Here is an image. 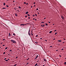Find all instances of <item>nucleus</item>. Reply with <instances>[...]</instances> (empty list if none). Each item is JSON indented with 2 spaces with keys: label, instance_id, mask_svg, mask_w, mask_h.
Wrapping results in <instances>:
<instances>
[{
  "label": "nucleus",
  "instance_id": "obj_1",
  "mask_svg": "<svg viewBox=\"0 0 66 66\" xmlns=\"http://www.w3.org/2000/svg\"><path fill=\"white\" fill-rule=\"evenodd\" d=\"M11 41L12 42V43L13 44H16V41L13 40H11Z\"/></svg>",
  "mask_w": 66,
  "mask_h": 66
},
{
  "label": "nucleus",
  "instance_id": "obj_2",
  "mask_svg": "<svg viewBox=\"0 0 66 66\" xmlns=\"http://www.w3.org/2000/svg\"><path fill=\"white\" fill-rule=\"evenodd\" d=\"M24 25H26V24H21L20 25V26H24Z\"/></svg>",
  "mask_w": 66,
  "mask_h": 66
},
{
  "label": "nucleus",
  "instance_id": "obj_3",
  "mask_svg": "<svg viewBox=\"0 0 66 66\" xmlns=\"http://www.w3.org/2000/svg\"><path fill=\"white\" fill-rule=\"evenodd\" d=\"M41 26L42 27H45V25L44 24L43 25H41Z\"/></svg>",
  "mask_w": 66,
  "mask_h": 66
},
{
  "label": "nucleus",
  "instance_id": "obj_4",
  "mask_svg": "<svg viewBox=\"0 0 66 66\" xmlns=\"http://www.w3.org/2000/svg\"><path fill=\"white\" fill-rule=\"evenodd\" d=\"M38 55H37L36 56V57L35 58V60H36V59H37V57H38Z\"/></svg>",
  "mask_w": 66,
  "mask_h": 66
},
{
  "label": "nucleus",
  "instance_id": "obj_5",
  "mask_svg": "<svg viewBox=\"0 0 66 66\" xmlns=\"http://www.w3.org/2000/svg\"><path fill=\"white\" fill-rule=\"evenodd\" d=\"M28 32H29V36H30V29H29V31Z\"/></svg>",
  "mask_w": 66,
  "mask_h": 66
},
{
  "label": "nucleus",
  "instance_id": "obj_6",
  "mask_svg": "<svg viewBox=\"0 0 66 66\" xmlns=\"http://www.w3.org/2000/svg\"><path fill=\"white\" fill-rule=\"evenodd\" d=\"M28 13H29V12H28V11H27L26 12V14H28Z\"/></svg>",
  "mask_w": 66,
  "mask_h": 66
},
{
  "label": "nucleus",
  "instance_id": "obj_7",
  "mask_svg": "<svg viewBox=\"0 0 66 66\" xmlns=\"http://www.w3.org/2000/svg\"><path fill=\"white\" fill-rule=\"evenodd\" d=\"M10 36H11V34H10V33H9V37H10Z\"/></svg>",
  "mask_w": 66,
  "mask_h": 66
},
{
  "label": "nucleus",
  "instance_id": "obj_8",
  "mask_svg": "<svg viewBox=\"0 0 66 66\" xmlns=\"http://www.w3.org/2000/svg\"><path fill=\"white\" fill-rule=\"evenodd\" d=\"M38 64H37V63L34 66H37V65Z\"/></svg>",
  "mask_w": 66,
  "mask_h": 66
},
{
  "label": "nucleus",
  "instance_id": "obj_9",
  "mask_svg": "<svg viewBox=\"0 0 66 66\" xmlns=\"http://www.w3.org/2000/svg\"><path fill=\"white\" fill-rule=\"evenodd\" d=\"M58 42H62V41L61 40H58Z\"/></svg>",
  "mask_w": 66,
  "mask_h": 66
},
{
  "label": "nucleus",
  "instance_id": "obj_10",
  "mask_svg": "<svg viewBox=\"0 0 66 66\" xmlns=\"http://www.w3.org/2000/svg\"><path fill=\"white\" fill-rule=\"evenodd\" d=\"M15 16H18V15L16 14H15Z\"/></svg>",
  "mask_w": 66,
  "mask_h": 66
},
{
  "label": "nucleus",
  "instance_id": "obj_11",
  "mask_svg": "<svg viewBox=\"0 0 66 66\" xmlns=\"http://www.w3.org/2000/svg\"><path fill=\"white\" fill-rule=\"evenodd\" d=\"M51 32H52V31H51L49 32V33H51Z\"/></svg>",
  "mask_w": 66,
  "mask_h": 66
},
{
  "label": "nucleus",
  "instance_id": "obj_12",
  "mask_svg": "<svg viewBox=\"0 0 66 66\" xmlns=\"http://www.w3.org/2000/svg\"><path fill=\"white\" fill-rule=\"evenodd\" d=\"M44 61H46V60L45 59H44Z\"/></svg>",
  "mask_w": 66,
  "mask_h": 66
},
{
  "label": "nucleus",
  "instance_id": "obj_13",
  "mask_svg": "<svg viewBox=\"0 0 66 66\" xmlns=\"http://www.w3.org/2000/svg\"><path fill=\"white\" fill-rule=\"evenodd\" d=\"M64 64L65 65H66V62H65L64 63Z\"/></svg>",
  "mask_w": 66,
  "mask_h": 66
},
{
  "label": "nucleus",
  "instance_id": "obj_14",
  "mask_svg": "<svg viewBox=\"0 0 66 66\" xmlns=\"http://www.w3.org/2000/svg\"><path fill=\"white\" fill-rule=\"evenodd\" d=\"M6 8H3L2 9H6Z\"/></svg>",
  "mask_w": 66,
  "mask_h": 66
},
{
  "label": "nucleus",
  "instance_id": "obj_15",
  "mask_svg": "<svg viewBox=\"0 0 66 66\" xmlns=\"http://www.w3.org/2000/svg\"><path fill=\"white\" fill-rule=\"evenodd\" d=\"M56 34H57V32H56L55 33V35H56Z\"/></svg>",
  "mask_w": 66,
  "mask_h": 66
},
{
  "label": "nucleus",
  "instance_id": "obj_16",
  "mask_svg": "<svg viewBox=\"0 0 66 66\" xmlns=\"http://www.w3.org/2000/svg\"><path fill=\"white\" fill-rule=\"evenodd\" d=\"M62 19H63V16H62Z\"/></svg>",
  "mask_w": 66,
  "mask_h": 66
},
{
  "label": "nucleus",
  "instance_id": "obj_17",
  "mask_svg": "<svg viewBox=\"0 0 66 66\" xmlns=\"http://www.w3.org/2000/svg\"><path fill=\"white\" fill-rule=\"evenodd\" d=\"M5 5V3H4V5Z\"/></svg>",
  "mask_w": 66,
  "mask_h": 66
},
{
  "label": "nucleus",
  "instance_id": "obj_18",
  "mask_svg": "<svg viewBox=\"0 0 66 66\" xmlns=\"http://www.w3.org/2000/svg\"><path fill=\"white\" fill-rule=\"evenodd\" d=\"M5 61H6V62H7V61H8V60H6Z\"/></svg>",
  "mask_w": 66,
  "mask_h": 66
},
{
  "label": "nucleus",
  "instance_id": "obj_19",
  "mask_svg": "<svg viewBox=\"0 0 66 66\" xmlns=\"http://www.w3.org/2000/svg\"><path fill=\"white\" fill-rule=\"evenodd\" d=\"M6 6H7V7H9V6H8L7 5H6Z\"/></svg>",
  "mask_w": 66,
  "mask_h": 66
},
{
  "label": "nucleus",
  "instance_id": "obj_20",
  "mask_svg": "<svg viewBox=\"0 0 66 66\" xmlns=\"http://www.w3.org/2000/svg\"><path fill=\"white\" fill-rule=\"evenodd\" d=\"M18 7L20 9H21V7H20V6H19Z\"/></svg>",
  "mask_w": 66,
  "mask_h": 66
},
{
  "label": "nucleus",
  "instance_id": "obj_21",
  "mask_svg": "<svg viewBox=\"0 0 66 66\" xmlns=\"http://www.w3.org/2000/svg\"><path fill=\"white\" fill-rule=\"evenodd\" d=\"M44 22H42V23H44Z\"/></svg>",
  "mask_w": 66,
  "mask_h": 66
},
{
  "label": "nucleus",
  "instance_id": "obj_22",
  "mask_svg": "<svg viewBox=\"0 0 66 66\" xmlns=\"http://www.w3.org/2000/svg\"><path fill=\"white\" fill-rule=\"evenodd\" d=\"M45 25H46V26H47L48 25V24H47V23H45Z\"/></svg>",
  "mask_w": 66,
  "mask_h": 66
},
{
  "label": "nucleus",
  "instance_id": "obj_23",
  "mask_svg": "<svg viewBox=\"0 0 66 66\" xmlns=\"http://www.w3.org/2000/svg\"><path fill=\"white\" fill-rule=\"evenodd\" d=\"M7 49V47H6L5 48V49Z\"/></svg>",
  "mask_w": 66,
  "mask_h": 66
},
{
  "label": "nucleus",
  "instance_id": "obj_24",
  "mask_svg": "<svg viewBox=\"0 0 66 66\" xmlns=\"http://www.w3.org/2000/svg\"><path fill=\"white\" fill-rule=\"evenodd\" d=\"M35 43L36 44H38V42H35Z\"/></svg>",
  "mask_w": 66,
  "mask_h": 66
},
{
  "label": "nucleus",
  "instance_id": "obj_25",
  "mask_svg": "<svg viewBox=\"0 0 66 66\" xmlns=\"http://www.w3.org/2000/svg\"><path fill=\"white\" fill-rule=\"evenodd\" d=\"M5 52H4L3 53V54H5Z\"/></svg>",
  "mask_w": 66,
  "mask_h": 66
},
{
  "label": "nucleus",
  "instance_id": "obj_26",
  "mask_svg": "<svg viewBox=\"0 0 66 66\" xmlns=\"http://www.w3.org/2000/svg\"><path fill=\"white\" fill-rule=\"evenodd\" d=\"M50 48H51V47H52V46H50Z\"/></svg>",
  "mask_w": 66,
  "mask_h": 66
},
{
  "label": "nucleus",
  "instance_id": "obj_27",
  "mask_svg": "<svg viewBox=\"0 0 66 66\" xmlns=\"http://www.w3.org/2000/svg\"><path fill=\"white\" fill-rule=\"evenodd\" d=\"M35 15L36 16H37V15L36 14H35Z\"/></svg>",
  "mask_w": 66,
  "mask_h": 66
},
{
  "label": "nucleus",
  "instance_id": "obj_28",
  "mask_svg": "<svg viewBox=\"0 0 66 66\" xmlns=\"http://www.w3.org/2000/svg\"><path fill=\"white\" fill-rule=\"evenodd\" d=\"M24 4H26V2H24Z\"/></svg>",
  "mask_w": 66,
  "mask_h": 66
},
{
  "label": "nucleus",
  "instance_id": "obj_29",
  "mask_svg": "<svg viewBox=\"0 0 66 66\" xmlns=\"http://www.w3.org/2000/svg\"><path fill=\"white\" fill-rule=\"evenodd\" d=\"M28 16H30V15H29V14H28L27 15Z\"/></svg>",
  "mask_w": 66,
  "mask_h": 66
},
{
  "label": "nucleus",
  "instance_id": "obj_30",
  "mask_svg": "<svg viewBox=\"0 0 66 66\" xmlns=\"http://www.w3.org/2000/svg\"><path fill=\"white\" fill-rule=\"evenodd\" d=\"M16 65H17V64H16L14 65V66H16Z\"/></svg>",
  "mask_w": 66,
  "mask_h": 66
},
{
  "label": "nucleus",
  "instance_id": "obj_31",
  "mask_svg": "<svg viewBox=\"0 0 66 66\" xmlns=\"http://www.w3.org/2000/svg\"><path fill=\"white\" fill-rule=\"evenodd\" d=\"M36 10H38V9H36Z\"/></svg>",
  "mask_w": 66,
  "mask_h": 66
},
{
  "label": "nucleus",
  "instance_id": "obj_32",
  "mask_svg": "<svg viewBox=\"0 0 66 66\" xmlns=\"http://www.w3.org/2000/svg\"><path fill=\"white\" fill-rule=\"evenodd\" d=\"M31 34L32 35H33V34L32 33H31Z\"/></svg>",
  "mask_w": 66,
  "mask_h": 66
},
{
  "label": "nucleus",
  "instance_id": "obj_33",
  "mask_svg": "<svg viewBox=\"0 0 66 66\" xmlns=\"http://www.w3.org/2000/svg\"><path fill=\"white\" fill-rule=\"evenodd\" d=\"M13 35H15V34L14 33L13 34Z\"/></svg>",
  "mask_w": 66,
  "mask_h": 66
},
{
  "label": "nucleus",
  "instance_id": "obj_34",
  "mask_svg": "<svg viewBox=\"0 0 66 66\" xmlns=\"http://www.w3.org/2000/svg\"><path fill=\"white\" fill-rule=\"evenodd\" d=\"M61 50H64V49L63 48H62Z\"/></svg>",
  "mask_w": 66,
  "mask_h": 66
},
{
  "label": "nucleus",
  "instance_id": "obj_35",
  "mask_svg": "<svg viewBox=\"0 0 66 66\" xmlns=\"http://www.w3.org/2000/svg\"><path fill=\"white\" fill-rule=\"evenodd\" d=\"M25 17H27V15H26Z\"/></svg>",
  "mask_w": 66,
  "mask_h": 66
},
{
  "label": "nucleus",
  "instance_id": "obj_36",
  "mask_svg": "<svg viewBox=\"0 0 66 66\" xmlns=\"http://www.w3.org/2000/svg\"><path fill=\"white\" fill-rule=\"evenodd\" d=\"M28 3H26V5H28Z\"/></svg>",
  "mask_w": 66,
  "mask_h": 66
},
{
  "label": "nucleus",
  "instance_id": "obj_37",
  "mask_svg": "<svg viewBox=\"0 0 66 66\" xmlns=\"http://www.w3.org/2000/svg\"><path fill=\"white\" fill-rule=\"evenodd\" d=\"M37 36H38V35H36V37H37Z\"/></svg>",
  "mask_w": 66,
  "mask_h": 66
},
{
  "label": "nucleus",
  "instance_id": "obj_38",
  "mask_svg": "<svg viewBox=\"0 0 66 66\" xmlns=\"http://www.w3.org/2000/svg\"><path fill=\"white\" fill-rule=\"evenodd\" d=\"M10 52H11L12 51V50H11L10 51Z\"/></svg>",
  "mask_w": 66,
  "mask_h": 66
},
{
  "label": "nucleus",
  "instance_id": "obj_39",
  "mask_svg": "<svg viewBox=\"0 0 66 66\" xmlns=\"http://www.w3.org/2000/svg\"><path fill=\"white\" fill-rule=\"evenodd\" d=\"M33 16H34H34H35V15H33Z\"/></svg>",
  "mask_w": 66,
  "mask_h": 66
},
{
  "label": "nucleus",
  "instance_id": "obj_40",
  "mask_svg": "<svg viewBox=\"0 0 66 66\" xmlns=\"http://www.w3.org/2000/svg\"><path fill=\"white\" fill-rule=\"evenodd\" d=\"M5 46V45H3V46Z\"/></svg>",
  "mask_w": 66,
  "mask_h": 66
},
{
  "label": "nucleus",
  "instance_id": "obj_41",
  "mask_svg": "<svg viewBox=\"0 0 66 66\" xmlns=\"http://www.w3.org/2000/svg\"><path fill=\"white\" fill-rule=\"evenodd\" d=\"M45 42H47V40H45Z\"/></svg>",
  "mask_w": 66,
  "mask_h": 66
},
{
  "label": "nucleus",
  "instance_id": "obj_42",
  "mask_svg": "<svg viewBox=\"0 0 66 66\" xmlns=\"http://www.w3.org/2000/svg\"><path fill=\"white\" fill-rule=\"evenodd\" d=\"M6 58H5L4 59V60H6Z\"/></svg>",
  "mask_w": 66,
  "mask_h": 66
},
{
  "label": "nucleus",
  "instance_id": "obj_43",
  "mask_svg": "<svg viewBox=\"0 0 66 66\" xmlns=\"http://www.w3.org/2000/svg\"><path fill=\"white\" fill-rule=\"evenodd\" d=\"M56 31V30H55V31H54V32H55Z\"/></svg>",
  "mask_w": 66,
  "mask_h": 66
},
{
  "label": "nucleus",
  "instance_id": "obj_44",
  "mask_svg": "<svg viewBox=\"0 0 66 66\" xmlns=\"http://www.w3.org/2000/svg\"><path fill=\"white\" fill-rule=\"evenodd\" d=\"M28 18L29 19H30V18L29 17H28Z\"/></svg>",
  "mask_w": 66,
  "mask_h": 66
},
{
  "label": "nucleus",
  "instance_id": "obj_45",
  "mask_svg": "<svg viewBox=\"0 0 66 66\" xmlns=\"http://www.w3.org/2000/svg\"><path fill=\"white\" fill-rule=\"evenodd\" d=\"M17 57H18V56H17L16 57V59H17Z\"/></svg>",
  "mask_w": 66,
  "mask_h": 66
},
{
  "label": "nucleus",
  "instance_id": "obj_46",
  "mask_svg": "<svg viewBox=\"0 0 66 66\" xmlns=\"http://www.w3.org/2000/svg\"><path fill=\"white\" fill-rule=\"evenodd\" d=\"M29 59V58H28V59H27V60H28Z\"/></svg>",
  "mask_w": 66,
  "mask_h": 66
},
{
  "label": "nucleus",
  "instance_id": "obj_47",
  "mask_svg": "<svg viewBox=\"0 0 66 66\" xmlns=\"http://www.w3.org/2000/svg\"><path fill=\"white\" fill-rule=\"evenodd\" d=\"M17 11H18L19 12V10H17Z\"/></svg>",
  "mask_w": 66,
  "mask_h": 66
},
{
  "label": "nucleus",
  "instance_id": "obj_48",
  "mask_svg": "<svg viewBox=\"0 0 66 66\" xmlns=\"http://www.w3.org/2000/svg\"><path fill=\"white\" fill-rule=\"evenodd\" d=\"M55 38L53 39V40H55Z\"/></svg>",
  "mask_w": 66,
  "mask_h": 66
},
{
  "label": "nucleus",
  "instance_id": "obj_49",
  "mask_svg": "<svg viewBox=\"0 0 66 66\" xmlns=\"http://www.w3.org/2000/svg\"><path fill=\"white\" fill-rule=\"evenodd\" d=\"M46 18H44V19H46Z\"/></svg>",
  "mask_w": 66,
  "mask_h": 66
},
{
  "label": "nucleus",
  "instance_id": "obj_50",
  "mask_svg": "<svg viewBox=\"0 0 66 66\" xmlns=\"http://www.w3.org/2000/svg\"><path fill=\"white\" fill-rule=\"evenodd\" d=\"M56 51H58V50H56Z\"/></svg>",
  "mask_w": 66,
  "mask_h": 66
},
{
  "label": "nucleus",
  "instance_id": "obj_51",
  "mask_svg": "<svg viewBox=\"0 0 66 66\" xmlns=\"http://www.w3.org/2000/svg\"><path fill=\"white\" fill-rule=\"evenodd\" d=\"M48 23H50V22H49Z\"/></svg>",
  "mask_w": 66,
  "mask_h": 66
},
{
  "label": "nucleus",
  "instance_id": "obj_52",
  "mask_svg": "<svg viewBox=\"0 0 66 66\" xmlns=\"http://www.w3.org/2000/svg\"><path fill=\"white\" fill-rule=\"evenodd\" d=\"M5 40V39H3V40Z\"/></svg>",
  "mask_w": 66,
  "mask_h": 66
},
{
  "label": "nucleus",
  "instance_id": "obj_53",
  "mask_svg": "<svg viewBox=\"0 0 66 66\" xmlns=\"http://www.w3.org/2000/svg\"><path fill=\"white\" fill-rule=\"evenodd\" d=\"M60 57H61V55H60Z\"/></svg>",
  "mask_w": 66,
  "mask_h": 66
},
{
  "label": "nucleus",
  "instance_id": "obj_54",
  "mask_svg": "<svg viewBox=\"0 0 66 66\" xmlns=\"http://www.w3.org/2000/svg\"><path fill=\"white\" fill-rule=\"evenodd\" d=\"M32 7H33V6H31V7L32 8Z\"/></svg>",
  "mask_w": 66,
  "mask_h": 66
},
{
  "label": "nucleus",
  "instance_id": "obj_55",
  "mask_svg": "<svg viewBox=\"0 0 66 66\" xmlns=\"http://www.w3.org/2000/svg\"><path fill=\"white\" fill-rule=\"evenodd\" d=\"M40 39H42V38H40Z\"/></svg>",
  "mask_w": 66,
  "mask_h": 66
},
{
  "label": "nucleus",
  "instance_id": "obj_56",
  "mask_svg": "<svg viewBox=\"0 0 66 66\" xmlns=\"http://www.w3.org/2000/svg\"><path fill=\"white\" fill-rule=\"evenodd\" d=\"M10 54H8V55H10Z\"/></svg>",
  "mask_w": 66,
  "mask_h": 66
},
{
  "label": "nucleus",
  "instance_id": "obj_57",
  "mask_svg": "<svg viewBox=\"0 0 66 66\" xmlns=\"http://www.w3.org/2000/svg\"><path fill=\"white\" fill-rule=\"evenodd\" d=\"M13 2H15V1H13Z\"/></svg>",
  "mask_w": 66,
  "mask_h": 66
},
{
  "label": "nucleus",
  "instance_id": "obj_58",
  "mask_svg": "<svg viewBox=\"0 0 66 66\" xmlns=\"http://www.w3.org/2000/svg\"><path fill=\"white\" fill-rule=\"evenodd\" d=\"M35 3L34 2V4H35Z\"/></svg>",
  "mask_w": 66,
  "mask_h": 66
},
{
  "label": "nucleus",
  "instance_id": "obj_59",
  "mask_svg": "<svg viewBox=\"0 0 66 66\" xmlns=\"http://www.w3.org/2000/svg\"><path fill=\"white\" fill-rule=\"evenodd\" d=\"M34 19H35L34 18L33 19V20H34Z\"/></svg>",
  "mask_w": 66,
  "mask_h": 66
},
{
  "label": "nucleus",
  "instance_id": "obj_60",
  "mask_svg": "<svg viewBox=\"0 0 66 66\" xmlns=\"http://www.w3.org/2000/svg\"><path fill=\"white\" fill-rule=\"evenodd\" d=\"M39 13L38 12V14H39Z\"/></svg>",
  "mask_w": 66,
  "mask_h": 66
},
{
  "label": "nucleus",
  "instance_id": "obj_61",
  "mask_svg": "<svg viewBox=\"0 0 66 66\" xmlns=\"http://www.w3.org/2000/svg\"><path fill=\"white\" fill-rule=\"evenodd\" d=\"M35 20L36 21V19H35Z\"/></svg>",
  "mask_w": 66,
  "mask_h": 66
},
{
  "label": "nucleus",
  "instance_id": "obj_62",
  "mask_svg": "<svg viewBox=\"0 0 66 66\" xmlns=\"http://www.w3.org/2000/svg\"><path fill=\"white\" fill-rule=\"evenodd\" d=\"M14 9H15V10H16V9L14 8Z\"/></svg>",
  "mask_w": 66,
  "mask_h": 66
},
{
  "label": "nucleus",
  "instance_id": "obj_63",
  "mask_svg": "<svg viewBox=\"0 0 66 66\" xmlns=\"http://www.w3.org/2000/svg\"><path fill=\"white\" fill-rule=\"evenodd\" d=\"M43 66H45V65H43Z\"/></svg>",
  "mask_w": 66,
  "mask_h": 66
},
{
  "label": "nucleus",
  "instance_id": "obj_64",
  "mask_svg": "<svg viewBox=\"0 0 66 66\" xmlns=\"http://www.w3.org/2000/svg\"><path fill=\"white\" fill-rule=\"evenodd\" d=\"M37 66H39V65H37Z\"/></svg>",
  "mask_w": 66,
  "mask_h": 66
}]
</instances>
